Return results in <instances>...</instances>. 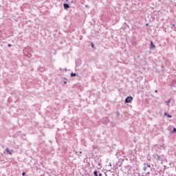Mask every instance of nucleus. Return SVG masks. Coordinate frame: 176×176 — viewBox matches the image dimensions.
<instances>
[{
  "instance_id": "f257e3e1",
  "label": "nucleus",
  "mask_w": 176,
  "mask_h": 176,
  "mask_svg": "<svg viewBox=\"0 0 176 176\" xmlns=\"http://www.w3.org/2000/svg\"><path fill=\"white\" fill-rule=\"evenodd\" d=\"M133 98L132 96H127L126 98H125V103H131L133 101Z\"/></svg>"
},
{
  "instance_id": "f03ea898",
  "label": "nucleus",
  "mask_w": 176,
  "mask_h": 176,
  "mask_svg": "<svg viewBox=\"0 0 176 176\" xmlns=\"http://www.w3.org/2000/svg\"><path fill=\"white\" fill-rule=\"evenodd\" d=\"M6 152H7L9 155H12V153H13V151L9 149V148H6Z\"/></svg>"
},
{
  "instance_id": "7ed1b4c3",
  "label": "nucleus",
  "mask_w": 176,
  "mask_h": 176,
  "mask_svg": "<svg viewBox=\"0 0 176 176\" xmlns=\"http://www.w3.org/2000/svg\"><path fill=\"white\" fill-rule=\"evenodd\" d=\"M164 116H166L168 118H173V116L171 115H170V114H168L167 113H164Z\"/></svg>"
},
{
  "instance_id": "20e7f679",
  "label": "nucleus",
  "mask_w": 176,
  "mask_h": 176,
  "mask_svg": "<svg viewBox=\"0 0 176 176\" xmlns=\"http://www.w3.org/2000/svg\"><path fill=\"white\" fill-rule=\"evenodd\" d=\"M170 102H171V98H169L167 101H166L165 103L166 104V106L168 107Z\"/></svg>"
},
{
  "instance_id": "39448f33",
  "label": "nucleus",
  "mask_w": 176,
  "mask_h": 176,
  "mask_svg": "<svg viewBox=\"0 0 176 176\" xmlns=\"http://www.w3.org/2000/svg\"><path fill=\"white\" fill-rule=\"evenodd\" d=\"M143 166H144V167H143V170H144V171H146V169H147L146 163V162L144 163Z\"/></svg>"
},
{
  "instance_id": "423d86ee",
  "label": "nucleus",
  "mask_w": 176,
  "mask_h": 176,
  "mask_svg": "<svg viewBox=\"0 0 176 176\" xmlns=\"http://www.w3.org/2000/svg\"><path fill=\"white\" fill-rule=\"evenodd\" d=\"M69 8V6L68 4L64 3V8H65V9H67V8Z\"/></svg>"
},
{
  "instance_id": "0eeeda50",
  "label": "nucleus",
  "mask_w": 176,
  "mask_h": 176,
  "mask_svg": "<svg viewBox=\"0 0 176 176\" xmlns=\"http://www.w3.org/2000/svg\"><path fill=\"white\" fill-rule=\"evenodd\" d=\"M155 45H150L149 49H155Z\"/></svg>"
},
{
  "instance_id": "6e6552de",
  "label": "nucleus",
  "mask_w": 176,
  "mask_h": 176,
  "mask_svg": "<svg viewBox=\"0 0 176 176\" xmlns=\"http://www.w3.org/2000/svg\"><path fill=\"white\" fill-rule=\"evenodd\" d=\"M76 73H72L71 74V77L72 78H74V77H76Z\"/></svg>"
},
{
  "instance_id": "1a4fd4ad",
  "label": "nucleus",
  "mask_w": 176,
  "mask_h": 176,
  "mask_svg": "<svg viewBox=\"0 0 176 176\" xmlns=\"http://www.w3.org/2000/svg\"><path fill=\"white\" fill-rule=\"evenodd\" d=\"M94 176H98L97 170L94 171Z\"/></svg>"
},
{
  "instance_id": "9d476101",
  "label": "nucleus",
  "mask_w": 176,
  "mask_h": 176,
  "mask_svg": "<svg viewBox=\"0 0 176 176\" xmlns=\"http://www.w3.org/2000/svg\"><path fill=\"white\" fill-rule=\"evenodd\" d=\"M146 167L151 168V164H148V163L146 164Z\"/></svg>"
},
{
  "instance_id": "9b49d317",
  "label": "nucleus",
  "mask_w": 176,
  "mask_h": 176,
  "mask_svg": "<svg viewBox=\"0 0 176 176\" xmlns=\"http://www.w3.org/2000/svg\"><path fill=\"white\" fill-rule=\"evenodd\" d=\"M116 115H117V116H118V117H119V116H120V113H119V111H117L116 112Z\"/></svg>"
},
{
  "instance_id": "f8f14e48",
  "label": "nucleus",
  "mask_w": 176,
  "mask_h": 176,
  "mask_svg": "<svg viewBox=\"0 0 176 176\" xmlns=\"http://www.w3.org/2000/svg\"><path fill=\"white\" fill-rule=\"evenodd\" d=\"M173 133H176V128H173V131H172Z\"/></svg>"
},
{
  "instance_id": "ddd939ff",
  "label": "nucleus",
  "mask_w": 176,
  "mask_h": 176,
  "mask_svg": "<svg viewBox=\"0 0 176 176\" xmlns=\"http://www.w3.org/2000/svg\"><path fill=\"white\" fill-rule=\"evenodd\" d=\"M65 81H64V83H65V85H67V79L66 78H65Z\"/></svg>"
},
{
  "instance_id": "4468645a",
  "label": "nucleus",
  "mask_w": 176,
  "mask_h": 176,
  "mask_svg": "<svg viewBox=\"0 0 176 176\" xmlns=\"http://www.w3.org/2000/svg\"><path fill=\"white\" fill-rule=\"evenodd\" d=\"M157 160H160V157L159 155L157 156Z\"/></svg>"
},
{
  "instance_id": "2eb2a0df",
  "label": "nucleus",
  "mask_w": 176,
  "mask_h": 176,
  "mask_svg": "<svg viewBox=\"0 0 176 176\" xmlns=\"http://www.w3.org/2000/svg\"><path fill=\"white\" fill-rule=\"evenodd\" d=\"M91 47L95 48V45H91Z\"/></svg>"
},
{
  "instance_id": "dca6fc26",
  "label": "nucleus",
  "mask_w": 176,
  "mask_h": 176,
  "mask_svg": "<svg viewBox=\"0 0 176 176\" xmlns=\"http://www.w3.org/2000/svg\"><path fill=\"white\" fill-rule=\"evenodd\" d=\"M22 175H23V176H25V172H23Z\"/></svg>"
},
{
  "instance_id": "f3484780",
  "label": "nucleus",
  "mask_w": 176,
  "mask_h": 176,
  "mask_svg": "<svg viewBox=\"0 0 176 176\" xmlns=\"http://www.w3.org/2000/svg\"><path fill=\"white\" fill-rule=\"evenodd\" d=\"M109 166H112L111 163H109Z\"/></svg>"
},
{
  "instance_id": "a211bd4d",
  "label": "nucleus",
  "mask_w": 176,
  "mask_h": 176,
  "mask_svg": "<svg viewBox=\"0 0 176 176\" xmlns=\"http://www.w3.org/2000/svg\"><path fill=\"white\" fill-rule=\"evenodd\" d=\"M98 176H102V173H99V175Z\"/></svg>"
},
{
  "instance_id": "6ab92c4d",
  "label": "nucleus",
  "mask_w": 176,
  "mask_h": 176,
  "mask_svg": "<svg viewBox=\"0 0 176 176\" xmlns=\"http://www.w3.org/2000/svg\"><path fill=\"white\" fill-rule=\"evenodd\" d=\"M158 92V91L157 90H155V93H157Z\"/></svg>"
},
{
  "instance_id": "aec40b11",
  "label": "nucleus",
  "mask_w": 176,
  "mask_h": 176,
  "mask_svg": "<svg viewBox=\"0 0 176 176\" xmlns=\"http://www.w3.org/2000/svg\"><path fill=\"white\" fill-rule=\"evenodd\" d=\"M9 47H11L12 45H8Z\"/></svg>"
},
{
  "instance_id": "412c9836",
  "label": "nucleus",
  "mask_w": 176,
  "mask_h": 176,
  "mask_svg": "<svg viewBox=\"0 0 176 176\" xmlns=\"http://www.w3.org/2000/svg\"><path fill=\"white\" fill-rule=\"evenodd\" d=\"M146 26H148V23H146Z\"/></svg>"
},
{
  "instance_id": "4be33fe9",
  "label": "nucleus",
  "mask_w": 176,
  "mask_h": 176,
  "mask_svg": "<svg viewBox=\"0 0 176 176\" xmlns=\"http://www.w3.org/2000/svg\"><path fill=\"white\" fill-rule=\"evenodd\" d=\"M173 27H175V25H173Z\"/></svg>"
},
{
  "instance_id": "5701e85b",
  "label": "nucleus",
  "mask_w": 176,
  "mask_h": 176,
  "mask_svg": "<svg viewBox=\"0 0 176 176\" xmlns=\"http://www.w3.org/2000/svg\"><path fill=\"white\" fill-rule=\"evenodd\" d=\"M151 45H153V42H151Z\"/></svg>"
},
{
  "instance_id": "b1692460",
  "label": "nucleus",
  "mask_w": 176,
  "mask_h": 176,
  "mask_svg": "<svg viewBox=\"0 0 176 176\" xmlns=\"http://www.w3.org/2000/svg\"><path fill=\"white\" fill-rule=\"evenodd\" d=\"M80 154H82V151H80Z\"/></svg>"
},
{
  "instance_id": "393cba45",
  "label": "nucleus",
  "mask_w": 176,
  "mask_h": 176,
  "mask_svg": "<svg viewBox=\"0 0 176 176\" xmlns=\"http://www.w3.org/2000/svg\"><path fill=\"white\" fill-rule=\"evenodd\" d=\"M147 174H150V172H148Z\"/></svg>"
},
{
  "instance_id": "a878e982",
  "label": "nucleus",
  "mask_w": 176,
  "mask_h": 176,
  "mask_svg": "<svg viewBox=\"0 0 176 176\" xmlns=\"http://www.w3.org/2000/svg\"><path fill=\"white\" fill-rule=\"evenodd\" d=\"M65 71H67V69H65Z\"/></svg>"
},
{
  "instance_id": "bb28decb",
  "label": "nucleus",
  "mask_w": 176,
  "mask_h": 176,
  "mask_svg": "<svg viewBox=\"0 0 176 176\" xmlns=\"http://www.w3.org/2000/svg\"><path fill=\"white\" fill-rule=\"evenodd\" d=\"M106 176H107V174H106Z\"/></svg>"
}]
</instances>
